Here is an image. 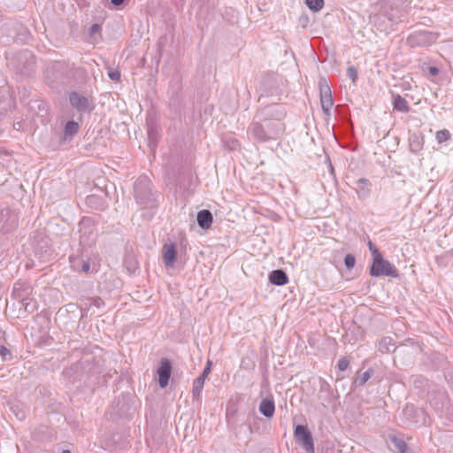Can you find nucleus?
Instances as JSON below:
<instances>
[{"label": "nucleus", "mask_w": 453, "mask_h": 453, "mask_svg": "<svg viewBox=\"0 0 453 453\" xmlns=\"http://www.w3.org/2000/svg\"><path fill=\"white\" fill-rule=\"evenodd\" d=\"M287 109L281 104H271L257 108L248 126L247 134L255 142L276 141L285 132Z\"/></svg>", "instance_id": "nucleus-1"}, {"label": "nucleus", "mask_w": 453, "mask_h": 453, "mask_svg": "<svg viewBox=\"0 0 453 453\" xmlns=\"http://www.w3.org/2000/svg\"><path fill=\"white\" fill-rule=\"evenodd\" d=\"M134 196L136 202L144 206H154L156 202L155 193L150 178L141 175L134 184Z\"/></svg>", "instance_id": "nucleus-2"}, {"label": "nucleus", "mask_w": 453, "mask_h": 453, "mask_svg": "<svg viewBox=\"0 0 453 453\" xmlns=\"http://www.w3.org/2000/svg\"><path fill=\"white\" fill-rule=\"evenodd\" d=\"M369 273L372 277L387 276L397 278L399 276L397 269L383 256L372 259L369 267Z\"/></svg>", "instance_id": "nucleus-3"}, {"label": "nucleus", "mask_w": 453, "mask_h": 453, "mask_svg": "<svg viewBox=\"0 0 453 453\" xmlns=\"http://www.w3.org/2000/svg\"><path fill=\"white\" fill-rule=\"evenodd\" d=\"M15 68L24 78L32 76L35 70V59L33 53L29 50L20 51L16 57Z\"/></svg>", "instance_id": "nucleus-4"}, {"label": "nucleus", "mask_w": 453, "mask_h": 453, "mask_svg": "<svg viewBox=\"0 0 453 453\" xmlns=\"http://www.w3.org/2000/svg\"><path fill=\"white\" fill-rule=\"evenodd\" d=\"M294 437L307 453H315L313 437L307 426L296 425Z\"/></svg>", "instance_id": "nucleus-5"}, {"label": "nucleus", "mask_w": 453, "mask_h": 453, "mask_svg": "<svg viewBox=\"0 0 453 453\" xmlns=\"http://www.w3.org/2000/svg\"><path fill=\"white\" fill-rule=\"evenodd\" d=\"M437 39L435 34L430 31H416L407 37V42L411 47H426L433 44Z\"/></svg>", "instance_id": "nucleus-6"}, {"label": "nucleus", "mask_w": 453, "mask_h": 453, "mask_svg": "<svg viewBox=\"0 0 453 453\" xmlns=\"http://www.w3.org/2000/svg\"><path fill=\"white\" fill-rule=\"evenodd\" d=\"M69 103L80 113H89L95 107L92 100L76 91L69 94Z\"/></svg>", "instance_id": "nucleus-7"}, {"label": "nucleus", "mask_w": 453, "mask_h": 453, "mask_svg": "<svg viewBox=\"0 0 453 453\" xmlns=\"http://www.w3.org/2000/svg\"><path fill=\"white\" fill-rule=\"evenodd\" d=\"M80 242L91 245L95 242V225L90 218H83L79 224Z\"/></svg>", "instance_id": "nucleus-8"}, {"label": "nucleus", "mask_w": 453, "mask_h": 453, "mask_svg": "<svg viewBox=\"0 0 453 453\" xmlns=\"http://www.w3.org/2000/svg\"><path fill=\"white\" fill-rule=\"evenodd\" d=\"M172 372V361L167 357L161 358L157 369V381L161 388H165L168 386Z\"/></svg>", "instance_id": "nucleus-9"}, {"label": "nucleus", "mask_w": 453, "mask_h": 453, "mask_svg": "<svg viewBox=\"0 0 453 453\" xmlns=\"http://www.w3.org/2000/svg\"><path fill=\"white\" fill-rule=\"evenodd\" d=\"M211 365L212 362L208 360L201 374L194 380L192 388V397L194 401H199L201 398V393L203 388L204 381L211 372Z\"/></svg>", "instance_id": "nucleus-10"}, {"label": "nucleus", "mask_w": 453, "mask_h": 453, "mask_svg": "<svg viewBox=\"0 0 453 453\" xmlns=\"http://www.w3.org/2000/svg\"><path fill=\"white\" fill-rule=\"evenodd\" d=\"M82 363L83 371L90 377L100 375L104 372V361L101 357H92L89 359L82 360Z\"/></svg>", "instance_id": "nucleus-11"}, {"label": "nucleus", "mask_w": 453, "mask_h": 453, "mask_svg": "<svg viewBox=\"0 0 453 453\" xmlns=\"http://www.w3.org/2000/svg\"><path fill=\"white\" fill-rule=\"evenodd\" d=\"M17 217L9 209L0 210V232L8 233L17 226Z\"/></svg>", "instance_id": "nucleus-12"}, {"label": "nucleus", "mask_w": 453, "mask_h": 453, "mask_svg": "<svg viewBox=\"0 0 453 453\" xmlns=\"http://www.w3.org/2000/svg\"><path fill=\"white\" fill-rule=\"evenodd\" d=\"M83 372V363L81 360L64 369L62 374L70 383H74L77 380H81Z\"/></svg>", "instance_id": "nucleus-13"}, {"label": "nucleus", "mask_w": 453, "mask_h": 453, "mask_svg": "<svg viewBox=\"0 0 453 453\" xmlns=\"http://www.w3.org/2000/svg\"><path fill=\"white\" fill-rule=\"evenodd\" d=\"M164 264L166 268H173L177 258L178 251L175 243H165L162 247Z\"/></svg>", "instance_id": "nucleus-14"}, {"label": "nucleus", "mask_w": 453, "mask_h": 453, "mask_svg": "<svg viewBox=\"0 0 453 453\" xmlns=\"http://www.w3.org/2000/svg\"><path fill=\"white\" fill-rule=\"evenodd\" d=\"M32 287L26 282L17 281L13 285L12 296L17 301H26L32 294Z\"/></svg>", "instance_id": "nucleus-15"}, {"label": "nucleus", "mask_w": 453, "mask_h": 453, "mask_svg": "<svg viewBox=\"0 0 453 453\" xmlns=\"http://www.w3.org/2000/svg\"><path fill=\"white\" fill-rule=\"evenodd\" d=\"M259 412L265 418L273 417L275 412V403L272 395L263 398L258 406Z\"/></svg>", "instance_id": "nucleus-16"}, {"label": "nucleus", "mask_w": 453, "mask_h": 453, "mask_svg": "<svg viewBox=\"0 0 453 453\" xmlns=\"http://www.w3.org/2000/svg\"><path fill=\"white\" fill-rule=\"evenodd\" d=\"M356 192L357 194V196L361 200L366 199L372 190V183L368 179L365 178H360L356 180Z\"/></svg>", "instance_id": "nucleus-17"}, {"label": "nucleus", "mask_w": 453, "mask_h": 453, "mask_svg": "<svg viewBox=\"0 0 453 453\" xmlns=\"http://www.w3.org/2000/svg\"><path fill=\"white\" fill-rule=\"evenodd\" d=\"M72 268L80 273H89L90 271V259L84 257H70Z\"/></svg>", "instance_id": "nucleus-18"}, {"label": "nucleus", "mask_w": 453, "mask_h": 453, "mask_svg": "<svg viewBox=\"0 0 453 453\" xmlns=\"http://www.w3.org/2000/svg\"><path fill=\"white\" fill-rule=\"evenodd\" d=\"M196 220L199 227L208 230L213 221L212 213L207 209H203L197 212Z\"/></svg>", "instance_id": "nucleus-19"}, {"label": "nucleus", "mask_w": 453, "mask_h": 453, "mask_svg": "<svg viewBox=\"0 0 453 453\" xmlns=\"http://www.w3.org/2000/svg\"><path fill=\"white\" fill-rule=\"evenodd\" d=\"M269 281L275 286H283L288 282V276L282 269H276L269 273Z\"/></svg>", "instance_id": "nucleus-20"}, {"label": "nucleus", "mask_w": 453, "mask_h": 453, "mask_svg": "<svg viewBox=\"0 0 453 453\" xmlns=\"http://www.w3.org/2000/svg\"><path fill=\"white\" fill-rule=\"evenodd\" d=\"M227 423L228 426L234 431V435L236 438H240L242 434H246L247 432L249 434H252V428L250 425H246L245 423H242L240 425H234L232 421V417L227 413Z\"/></svg>", "instance_id": "nucleus-21"}, {"label": "nucleus", "mask_w": 453, "mask_h": 453, "mask_svg": "<svg viewBox=\"0 0 453 453\" xmlns=\"http://www.w3.org/2000/svg\"><path fill=\"white\" fill-rule=\"evenodd\" d=\"M403 415L410 423H418V416L423 415L422 410L417 409L412 404H407L403 410Z\"/></svg>", "instance_id": "nucleus-22"}, {"label": "nucleus", "mask_w": 453, "mask_h": 453, "mask_svg": "<svg viewBox=\"0 0 453 453\" xmlns=\"http://www.w3.org/2000/svg\"><path fill=\"white\" fill-rule=\"evenodd\" d=\"M373 374L374 370L372 368H369L364 372H361V370H359L352 382V388L363 387L373 376Z\"/></svg>", "instance_id": "nucleus-23"}, {"label": "nucleus", "mask_w": 453, "mask_h": 453, "mask_svg": "<svg viewBox=\"0 0 453 453\" xmlns=\"http://www.w3.org/2000/svg\"><path fill=\"white\" fill-rule=\"evenodd\" d=\"M331 386L325 380L320 383V388L319 392V399L322 402V404L326 406V403H329L332 396Z\"/></svg>", "instance_id": "nucleus-24"}, {"label": "nucleus", "mask_w": 453, "mask_h": 453, "mask_svg": "<svg viewBox=\"0 0 453 453\" xmlns=\"http://www.w3.org/2000/svg\"><path fill=\"white\" fill-rule=\"evenodd\" d=\"M80 125L74 120H68L64 127V140H72L78 133Z\"/></svg>", "instance_id": "nucleus-25"}, {"label": "nucleus", "mask_w": 453, "mask_h": 453, "mask_svg": "<svg viewBox=\"0 0 453 453\" xmlns=\"http://www.w3.org/2000/svg\"><path fill=\"white\" fill-rule=\"evenodd\" d=\"M430 404L437 411H441L447 402V395L444 390L438 391V398L429 396Z\"/></svg>", "instance_id": "nucleus-26"}, {"label": "nucleus", "mask_w": 453, "mask_h": 453, "mask_svg": "<svg viewBox=\"0 0 453 453\" xmlns=\"http://www.w3.org/2000/svg\"><path fill=\"white\" fill-rule=\"evenodd\" d=\"M393 107L394 110L400 112H408L410 106L404 97L400 95H393Z\"/></svg>", "instance_id": "nucleus-27"}, {"label": "nucleus", "mask_w": 453, "mask_h": 453, "mask_svg": "<svg viewBox=\"0 0 453 453\" xmlns=\"http://www.w3.org/2000/svg\"><path fill=\"white\" fill-rule=\"evenodd\" d=\"M390 441L393 446L400 452V453H411L408 444L406 441L401 438H398L395 435L390 436Z\"/></svg>", "instance_id": "nucleus-28"}, {"label": "nucleus", "mask_w": 453, "mask_h": 453, "mask_svg": "<svg viewBox=\"0 0 453 453\" xmlns=\"http://www.w3.org/2000/svg\"><path fill=\"white\" fill-rule=\"evenodd\" d=\"M320 104L324 114L329 118L331 116V109L334 105V99L331 96H320Z\"/></svg>", "instance_id": "nucleus-29"}, {"label": "nucleus", "mask_w": 453, "mask_h": 453, "mask_svg": "<svg viewBox=\"0 0 453 453\" xmlns=\"http://www.w3.org/2000/svg\"><path fill=\"white\" fill-rule=\"evenodd\" d=\"M86 203L91 208L98 210H103L105 207L104 200L95 195L88 196L86 198Z\"/></svg>", "instance_id": "nucleus-30"}, {"label": "nucleus", "mask_w": 453, "mask_h": 453, "mask_svg": "<svg viewBox=\"0 0 453 453\" xmlns=\"http://www.w3.org/2000/svg\"><path fill=\"white\" fill-rule=\"evenodd\" d=\"M19 303H20V308H19L20 314L19 315V317L22 316L21 315L22 309H23L24 313H32L36 309V302L31 296H29L28 300L20 301Z\"/></svg>", "instance_id": "nucleus-31"}, {"label": "nucleus", "mask_w": 453, "mask_h": 453, "mask_svg": "<svg viewBox=\"0 0 453 453\" xmlns=\"http://www.w3.org/2000/svg\"><path fill=\"white\" fill-rule=\"evenodd\" d=\"M423 147V137H419L418 135L413 134L410 139V148L411 150L414 153L421 150Z\"/></svg>", "instance_id": "nucleus-32"}, {"label": "nucleus", "mask_w": 453, "mask_h": 453, "mask_svg": "<svg viewBox=\"0 0 453 453\" xmlns=\"http://www.w3.org/2000/svg\"><path fill=\"white\" fill-rule=\"evenodd\" d=\"M379 349L381 352H390L395 349V346L391 338H383L380 342Z\"/></svg>", "instance_id": "nucleus-33"}, {"label": "nucleus", "mask_w": 453, "mask_h": 453, "mask_svg": "<svg viewBox=\"0 0 453 453\" xmlns=\"http://www.w3.org/2000/svg\"><path fill=\"white\" fill-rule=\"evenodd\" d=\"M307 7L313 12H319L324 6V0H305Z\"/></svg>", "instance_id": "nucleus-34"}, {"label": "nucleus", "mask_w": 453, "mask_h": 453, "mask_svg": "<svg viewBox=\"0 0 453 453\" xmlns=\"http://www.w3.org/2000/svg\"><path fill=\"white\" fill-rule=\"evenodd\" d=\"M0 357L1 364L3 365L4 362H8L13 359V355L12 351L5 346L0 345Z\"/></svg>", "instance_id": "nucleus-35"}, {"label": "nucleus", "mask_w": 453, "mask_h": 453, "mask_svg": "<svg viewBox=\"0 0 453 453\" xmlns=\"http://www.w3.org/2000/svg\"><path fill=\"white\" fill-rule=\"evenodd\" d=\"M319 95L320 96H331V88L325 78H320L319 82Z\"/></svg>", "instance_id": "nucleus-36"}, {"label": "nucleus", "mask_w": 453, "mask_h": 453, "mask_svg": "<svg viewBox=\"0 0 453 453\" xmlns=\"http://www.w3.org/2000/svg\"><path fill=\"white\" fill-rule=\"evenodd\" d=\"M450 137L451 134L447 129H442L436 133V140L439 143L449 141Z\"/></svg>", "instance_id": "nucleus-37"}, {"label": "nucleus", "mask_w": 453, "mask_h": 453, "mask_svg": "<svg viewBox=\"0 0 453 453\" xmlns=\"http://www.w3.org/2000/svg\"><path fill=\"white\" fill-rule=\"evenodd\" d=\"M12 412L15 415L17 419L24 420L26 418V412L21 410L18 405L11 406Z\"/></svg>", "instance_id": "nucleus-38"}, {"label": "nucleus", "mask_w": 453, "mask_h": 453, "mask_svg": "<svg viewBox=\"0 0 453 453\" xmlns=\"http://www.w3.org/2000/svg\"><path fill=\"white\" fill-rule=\"evenodd\" d=\"M344 265L347 269H352L356 265V257L353 254H347L344 257Z\"/></svg>", "instance_id": "nucleus-39"}, {"label": "nucleus", "mask_w": 453, "mask_h": 453, "mask_svg": "<svg viewBox=\"0 0 453 453\" xmlns=\"http://www.w3.org/2000/svg\"><path fill=\"white\" fill-rule=\"evenodd\" d=\"M148 137H149V146L150 149L156 147L157 145V132L153 128H150L148 131Z\"/></svg>", "instance_id": "nucleus-40"}, {"label": "nucleus", "mask_w": 453, "mask_h": 453, "mask_svg": "<svg viewBox=\"0 0 453 453\" xmlns=\"http://www.w3.org/2000/svg\"><path fill=\"white\" fill-rule=\"evenodd\" d=\"M367 245H368L369 250L372 254V259L382 255L380 252L379 249L376 247V245L372 241H369Z\"/></svg>", "instance_id": "nucleus-41"}, {"label": "nucleus", "mask_w": 453, "mask_h": 453, "mask_svg": "<svg viewBox=\"0 0 453 453\" xmlns=\"http://www.w3.org/2000/svg\"><path fill=\"white\" fill-rule=\"evenodd\" d=\"M347 76L355 83L358 77L357 68L353 65H349L347 69Z\"/></svg>", "instance_id": "nucleus-42"}, {"label": "nucleus", "mask_w": 453, "mask_h": 453, "mask_svg": "<svg viewBox=\"0 0 453 453\" xmlns=\"http://www.w3.org/2000/svg\"><path fill=\"white\" fill-rule=\"evenodd\" d=\"M43 246H42L40 249L35 248V252L36 256H39L42 258H46L51 255V250L49 249H46L44 251L40 250H42Z\"/></svg>", "instance_id": "nucleus-43"}, {"label": "nucleus", "mask_w": 453, "mask_h": 453, "mask_svg": "<svg viewBox=\"0 0 453 453\" xmlns=\"http://www.w3.org/2000/svg\"><path fill=\"white\" fill-rule=\"evenodd\" d=\"M349 365V360L347 357H342L339 359L337 366L338 369L342 372L345 371Z\"/></svg>", "instance_id": "nucleus-44"}, {"label": "nucleus", "mask_w": 453, "mask_h": 453, "mask_svg": "<svg viewBox=\"0 0 453 453\" xmlns=\"http://www.w3.org/2000/svg\"><path fill=\"white\" fill-rule=\"evenodd\" d=\"M109 78L113 81H119L120 80V72L117 69L110 70L108 72Z\"/></svg>", "instance_id": "nucleus-45"}, {"label": "nucleus", "mask_w": 453, "mask_h": 453, "mask_svg": "<svg viewBox=\"0 0 453 453\" xmlns=\"http://www.w3.org/2000/svg\"><path fill=\"white\" fill-rule=\"evenodd\" d=\"M101 31V26L97 23L92 24L89 27L88 34L90 36H94L96 34Z\"/></svg>", "instance_id": "nucleus-46"}, {"label": "nucleus", "mask_w": 453, "mask_h": 453, "mask_svg": "<svg viewBox=\"0 0 453 453\" xmlns=\"http://www.w3.org/2000/svg\"><path fill=\"white\" fill-rule=\"evenodd\" d=\"M428 72L429 73L432 75V76H436L439 74L440 73V70L438 67L436 66H429L428 67Z\"/></svg>", "instance_id": "nucleus-47"}, {"label": "nucleus", "mask_w": 453, "mask_h": 453, "mask_svg": "<svg viewBox=\"0 0 453 453\" xmlns=\"http://www.w3.org/2000/svg\"><path fill=\"white\" fill-rule=\"evenodd\" d=\"M126 0H111V3L114 5V6H120L122 5L124 3H125Z\"/></svg>", "instance_id": "nucleus-48"}, {"label": "nucleus", "mask_w": 453, "mask_h": 453, "mask_svg": "<svg viewBox=\"0 0 453 453\" xmlns=\"http://www.w3.org/2000/svg\"><path fill=\"white\" fill-rule=\"evenodd\" d=\"M61 453H71V450H69V449H63Z\"/></svg>", "instance_id": "nucleus-49"}]
</instances>
